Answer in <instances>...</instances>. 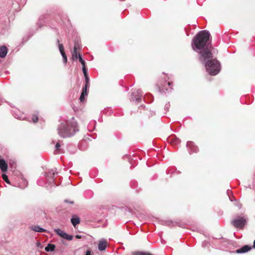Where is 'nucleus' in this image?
Instances as JSON below:
<instances>
[{"label": "nucleus", "instance_id": "obj_1", "mask_svg": "<svg viewBox=\"0 0 255 255\" xmlns=\"http://www.w3.org/2000/svg\"><path fill=\"white\" fill-rule=\"evenodd\" d=\"M210 32L206 30L199 31L193 38L191 42L192 48L195 51L198 52L202 59L210 55V52L214 49L210 41Z\"/></svg>", "mask_w": 255, "mask_h": 255}, {"label": "nucleus", "instance_id": "obj_2", "mask_svg": "<svg viewBox=\"0 0 255 255\" xmlns=\"http://www.w3.org/2000/svg\"><path fill=\"white\" fill-rule=\"evenodd\" d=\"M72 121H68L61 123L57 127L58 135L62 138H67L73 136L76 132L79 131L77 123L74 121V117Z\"/></svg>", "mask_w": 255, "mask_h": 255}, {"label": "nucleus", "instance_id": "obj_3", "mask_svg": "<svg viewBox=\"0 0 255 255\" xmlns=\"http://www.w3.org/2000/svg\"><path fill=\"white\" fill-rule=\"evenodd\" d=\"M199 61L204 65L206 71L211 75H216L221 70V65L219 61L213 58L212 52H210V55H208L205 57L204 59H202L201 57H199Z\"/></svg>", "mask_w": 255, "mask_h": 255}, {"label": "nucleus", "instance_id": "obj_4", "mask_svg": "<svg viewBox=\"0 0 255 255\" xmlns=\"http://www.w3.org/2000/svg\"><path fill=\"white\" fill-rule=\"evenodd\" d=\"M248 219L244 215H238L232 220L231 223L236 228L242 229L247 224Z\"/></svg>", "mask_w": 255, "mask_h": 255}, {"label": "nucleus", "instance_id": "obj_5", "mask_svg": "<svg viewBox=\"0 0 255 255\" xmlns=\"http://www.w3.org/2000/svg\"><path fill=\"white\" fill-rule=\"evenodd\" d=\"M57 174L56 169H51L45 174L48 185H49L50 187L56 185L54 183V176L55 175Z\"/></svg>", "mask_w": 255, "mask_h": 255}, {"label": "nucleus", "instance_id": "obj_6", "mask_svg": "<svg viewBox=\"0 0 255 255\" xmlns=\"http://www.w3.org/2000/svg\"><path fill=\"white\" fill-rule=\"evenodd\" d=\"M169 80L165 79L163 83L161 82L158 85L159 91L161 93L165 92V91H168V89H172V87L171 86L172 85V83L171 82H169L167 81Z\"/></svg>", "mask_w": 255, "mask_h": 255}, {"label": "nucleus", "instance_id": "obj_7", "mask_svg": "<svg viewBox=\"0 0 255 255\" xmlns=\"http://www.w3.org/2000/svg\"><path fill=\"white\" fill-rule=\"evenodd\" d=\"M131 101H135L137 103L141 102L142 95L140 89L134 90L130 96Z\"/></svg>", "mask_w": 255, "mask_h": 255}, {"label": "nucleus", "instance_id": "obj_8", "mask_svg": "<svg viewBox=\"0 0 255 255\" xmlns=\"http://www.w3.org/2000/svg\"><path fill=\"white\" fill-rule=\"evenodd\" d=\"M54 232L58 235L61 237L63 238L64 239H66L68 241H71L73 239V236L68 235L67 233L63 231L60 229H55Z\"/></svg>", "mask_w": 255, "mask_h": 255}, {"label": "nucleus", "instance_id": "obj_9", "mask_svg": "<svg viewBox=\"0 0 255 255\" xmlns=\"http://www.w3.org/2000/svg\"><path fill=\"white\" fill-rule=\"evenodd\" d=\"M186 146L190 154H191L193 152H197L198 151V147L195 145L192 141H187L186 143Z\"/></svg>", "mask_w": 255, "mask_h": 255}, {"label": "nucleus", "instance_id": "obj_10", "mask_svg": "<svg viewBox=\"0 0 255 255\" xmlns=\"http://www.w3.org/2000/svg\"><path fill=\"white\" fill-rule=\"evenodd\" d=\"M252 249V247L249 245H245L242 248L236 250V253L237 254H244L248 252Z\"/></svg>", "mask_w": 255, "mask_h": 255}, {"label": "nucleus", "instance_id": "obj_11", "mask_svg": "<svg viewBox=\"0 0 255 255\" xmlns=\"http://www.w3.org/2000/svg\"><path fill=\"white\" fill-rule=\"evenodd\" d=\"M81 48L80 44L78 41H76L74 43V47L73 52L72 53V56L75 57V59H77V50L80 49Z\"/></svg>", "mask_w": 255, "mask_h": 255}, {"label": "nucleus", "instance_id": "obj_12", "mask_svg": "<svg viewBox=\"0 0 255 255\" xmlns=\"http://www.w3.org/2000/svg\"><path fill=\"white\" fill-rule=\"evenodd\" d=\"M168 142L173 145H177L180 143V140L174 136H170L167 138Z\"/></svg>", "mask_w": 255, "mask_h": 255}, {"label": "nucleus", "instance_id": "obj_13", "mask_svg": "<svg viewBox=\"0 0 255 255\" xmlns=\"http://www.w3.org/2000/svg\"><path fill=\"white\" fill-rule=\"evenodd\" d=\"M107 246V242L105 240H101L98 245V249L100 251H105Z\"/></svg>", "mask_w": 255, "mask_h": 255}, {"label": "nucleus", "instance_id": "obj_14", "mask_svg": "<svg viewBox=\"0 0 255 255\" xmlns=\"http://www.w3.org/2000/svg\"><path fill=\"white\" fill-rule=\"evenodd\" d=\"M0 168L2 172H5L7 170V164L3 159H0Z\"/></svg>", "mask_w": 255, "mask_h": 255}, {"label": "nucleus", "instance_id": "obj_15", "mask_svg": "<svg viewBox=\"0 0 255 255\" xmlns=\"http://www.w3.org/2000/svg\"><path fill=\"white\" fill-rule=\"evenodd\" d=\"M7 53V48L5 46H2L0 47V57L4 58L6 56Z\"/></svg>", "mask_w": 255, "mask_h": 255}, {"label": "nucleus", "instance_id": "obj_16", "mask_svg": "<svg viewBox=\"0 0 255 255\" xmlns=\"http://www.w3.org/2000/svg\"><path fill=\"white\" fill-rule=\"evenodd\" d=\"M57 43L58 44V46H59V51L61 54V55L63 57V58H64V57H66V54L64 52V47H63V45L62 44H60L59 43V39H57Z\"/></svg>", "mask_w": 255, "mask_h": 255}, {"label": "nucleus", "instance_id": "obj_17", "mask_svg": "<svg viewBox=\"0 0 255 255\" xmlns=\"http://www.w3.org/2000/svg\"><path fill=\"white\" fill-rule=\"evenodd\" d=\"M31 230L36 232H46L45 229L40 227L38 226H34L31 227Z\"/></svg>", "mask_w": 255, "mask_h": 255}, {"label": "nucleus", "instance_id": "obj_18", "mask_svg": "<svg viewBox=\"0 0 255 255\" xmlns=\"http://www.w3.org/2000/svg\"><path fill=\"white\" fill-rule=\"evenodd\" d=\"M72 225L75 227L77 224L80 223V218L78 217H73L71 219Z\"/></svg>", "mask_w": 255, "mask_h": 255}, {"label": "nucleus", "instance_id": "obj_19", "mask_svg": "<svg viewBox=\"0 0 255 255\" xmlns=\"http://www.w3.org/2000/svg\"><path fill=\"white\" fill-rule=\"evenodd\" d=\"M55 246L53 244H48L45 248V250L46 252H53L55 250Z\"/></svg>", "mask_w": 255, "mask_h": 255}, {"label": "nucleus", "instance_id": "obj_20", "mask_svg": "<svg viewBox=\"0 0 255 255\" xmlns=\"http://www.w3.org/2000/svg\"><path fill=\"white\" fill-rule=\"evenodd\" d=\"M87 95V90H85V88H83L82 92L80 97V100L81 102H83L85 100V96Z\"/></svg>", "mask_w": 255, "mask_h": 255}, {"label": "nucleus", "instance_id": "obj_21", "mask_svg": "<svg viewBox=\"0 0 255 255\" xmlns=\"http://www.w3.org/2000/svg\"><path fill=\"white\" fill-rule=\"evenodd\" d=\"M85 78L86 84H85V86L83 87V88H85V90H87L88 87H89L90 80H89L88 76H85Z\"/></svg>", "mask_w": 255, "mask_h": 255}, {"label": "nucleus", "instance_id": "obj_22", "mask_svg": "<svg viewBox=\"0 0 255 255\" xmlns=\"http://www.w3.org/2000/svg\"><path fill=\"white\" fill-rule=\"evenodd\" d=\"M62 140H59L55 145V150L56 151H60L61 150L60 147L61 146V144L62 143Z\"/></svg>", "mask_w": 255, "mask_h": 255}, {"label": "nucleus", "instance_id": "obj_23", "mask_svg": "<svg viewBox=\"0 0 255 255\" xmlns=\"http://www.w3.org/2000/svg\"><path fill=\"white\" fill-rule=\"evenodd\" d=\"M44 20L43 19V17H40L39 18L38 21L37 23V24L38 25L39 27H41L44 24Z\"/></svg>", "mask_w": 255, "mask_h": 255}, {"label": "nucleus", "instance_id": "obj_24", "mask_svg": "<svg viewBox=\"0 0 255 255\" xmlns=\"http://www.w3.org/2000/svg\"><path fill=\"white\" fill-rule=\"evenodd\" d=\"M79 58L80 62L81 63L83 66H85V61L82 59L81 55L80 54H77V58Z\"/></svg>", "mask_w": 255, "mask_h": 255}, {"label": "nucleus", "instance_id": "obj_25", "mask_svg": "<svg viewBox=\"0 0 255 255\" xmlns=\"http://www.w3.org/2000/svg\"><path fill=\"white\" fill-rule=\"evenodd\" d=\"M37 184L40 186H45L46 187H48L47 182L46 183L43 182L41 180H38L37 182Z\"/></svg>", "mask_w": 255, "mask_h": 255}, {"label": "nucleus", "instance_id": "obj_26", "mask_svg": "<svg viewBox=\"0 0 255 255\" xmlns=\"http://www.w3.org/2000/svg\"><path fill=\"white\" fill-rule=\"evenodd\" d=\"M2 178L3 180L7 184H10V182L8 179V176L5 174H2Z\"/></svg>", "mask_w": 255, "mask_h": 255}, {"label": "nucleus", "instance_id": "obj_27", "mask_svg": "<svg viewBox=\"0 0 255 255\" xmlns=\"http://www.w3.org/2000/svg\"><path fill=\"white\" fill-rule=\"evenodd\" d=\"M32 120L33 123H35L38 121V118L37 116L34 115V116H33V117L32 118Z\"/></svg>", "mask_w": 255, "mask_h": 255}, {"label": "nucleus", "instance_id": "obj_28", "mask_svg": "<svg viewBox=\"0 0 255 255\" xmlns=\"http://www.w3.org/2000/svg\"><path fill=\"white\" fill-rule=\"evenodd\" d=\"M82 71L83 72V73H84V77L86 76H88L87 71V69L86 68V66H83V67H82Z\"/></svg>", "mask_w": 255, "mask_h": 255}, {"label": "nucleus", "instance_id": "obj_29", "mask_svg": "<svg viewBox=\"0 0 255 255\" xmlns=\"http://www.w3.org/2000/svg\"><path fill=\"white\" fill-rule=\"evenodd\" d=\"M85 255H91V252L90 250H87L86 252Z\"/></svg>", "mask_w": 255, "mask_h": 255}, {"label": "nucleus", "instance_id": "obj_30", "mask_svg": "<svg viewBox=\"0 0 255 255\" xmlns=\"http://www.w3.org/2000/svg\"><path fill=\"white\" fill-rule=\"evenodd\" d=\"M170 106V104H169V103H167L165 106V108H166V109H168L169 107Z\"/></svg>", "mask_w": 255, "mask_h": 255}, {"label": "nucleus", "instance_id": "obj_31", "mask_svg": "<svg viewBox=\"0 0 255 255\" xmlns=\"http://www.w3.org/2000/svg\"><path fill=\"white\" fill-rule=\"evenodd\" d=\"M63 59V62L64 63H67V57H64Z\"/></svg>", "mask_w": 255, "mask_h": 255}, {"label": "nucleus", "instance_id": "obj_32", "mask_svg": "<svg viewBox=\"0 0 255 255\" xmlns=\"http://www.w3.org/2000/svg\"><path fill=\"white\" fill-rule=\"evenodd\" d=\"M65 202H67V203H71V204H73V201H71V202H68L67 200H65Z\"/></svg>", "mask_w": 255, "mask_h": 255}, {"label": "nucleus", "instance_id": "obj_33", "mask_svg": "<svg viewBox=\"0 0 255 255\" xmlns=\"http://www.w3.org/2000/svg\"><path fill=\"white\" fill-rule=\"evenodd\" d=\"M252 248L255 249V240H254Z\"/></svg>", "mask_w": 255, "mask_h": 255}, {"label": "nucleus", "instance_id": "obj_34", "mask_svg": "<svg viewBox=\"0 0 255 255\" xmlns=\"http://www.w3.org/2000/svg\"><path fill=\"white\" fill-rule=\"evenodd\" d=\"M76 238L77 239H80V238H81V236L80 235H77L76 236Z\"/></svg>", "mask_w": 255, "mask_h": 255}, {"label": "nucleus", "instance_id": "obj_35", "mask_svg": "<svg viewBox=\"0 0 255 255\" xmlns=\"http://www.w3.org/2000/svg\"><path fill=\"white\" fill-rule=\"evenodd\" d=\"M24 184H25V186L27 185V181H24Z\"/></svg>", "mask_w": 255, "mask_h": 255}, {"label": "nucleus", "instance_id": "obj_36", "mask_svg": "<svg viewBox=\"0 0 255 255\" xmlns=\"http://www.w3.org/2000/svg\"><path fill=\"white\" fill-rule=\"evenodd\" d=\"M229 192H230V191L228 190L227 191V193H228Z\"/></svg>", "mask_w": 255, "mask_h": 255}]
</instances>
